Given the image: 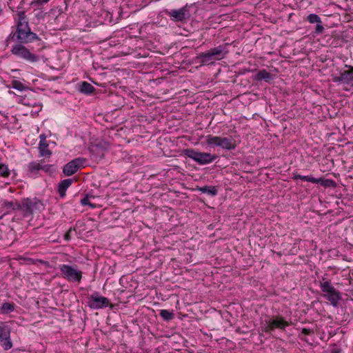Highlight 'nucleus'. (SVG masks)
I'll return each mask as SVG.
<instances>
[{
    "label": "nucleus",
    "mask_w": 353,
    "mask_h": 353,
    "mask_svg": "<svg viewBox=\"0 0 353 353\" xmlns=\"http://www.w3.org/2000/svg\"><path fill=\"white\" fill-rule=\"evenodd\" d=\"M2 205L6 208L8 211V212H10V211H16L19 210L21 208V201H4L2 203Z\"/></svg>",
    "instance_id": "19"
},
{
    "label": "nucleus",
    "mask_w": 353,
    "mask_h": 353,
    "mask_svg": "<svg viewBox=\"0 0 353 353\" xmlns=\"http://www.w3.org/2000/svg\"><path fill=\"white\" fill-rule=\"evenodd\" d=\"M228 44L220 45L217 47L211 48L208 51L212 56L214 60H221L225 57V56L228 53V50L227 49Z\"/></svg>",
    "instance_id": "15"
},
{
    "label": "nucleus",
    "mask_w": 353,
    "mask_h": 353,
    "mask_svg": "<svg viewBox=\"0 0 353 353\" xmlns=\"http://www.w3.org/2000/svg\"><path fill=\"white\" fill-rule=\"evenodd\" d=\"M52 168H53L52 165H48V164L42 165L41 163V170H43V172H45L46 173H51Z\"/></svg>",
    "instance_id": "32"
},
{
    "label": "nucleus",
    "mask_w": 353,
    "mask_h": 353,
    "mask_svg": "<svg viewBox=\"0 0 353 353\" xmlns=\"http://www.w3.org/2000/svg\"><path fill=\"white\" fill-rule=\"evenodd\" d=\"M28 170L31 174H36L41 170V163L32 161L28 165Z\"/></svg>",
    "instance_id": "25"
},
{
    "label": "nucleus",
    "mask_w": 353,
    "mask_h": 353,
    "mask_svg": "<svg viewBox=\"0 0 353 353\" xmlns=\"http://www.w3.org/2000/svg\"><path fill=\"white\" fill-rule=\"evenodd\" d=\"M95 147L97 148H101L103 151H105V150H108V148H109V143L105 141L100 142V143L96 144Z\"/></svg>",
    "instance_id": "31"
},
{
    "label": "nucleus",
    "mask_w": 353,
    "mask_h": 353,
    "mask_svg": "<svg viewBox=\"0 0 353 353\" xmlns=\"http://www.w3.org/2000/svg\"><path fill=\"white\" fill-rule=\"evenodd\" d=\"M48 143L47 141H40L39 143V149L48 148Z\"/></svg>",
    "instance_id": "36"
},
{
    "label": "nucleus",
    "mask_w": 353,
    "mask_h": 353,
    "mask_svg": "<svg viewBox=\"0 0 353 353\" xmlns=\"http://www.w3.org/2000/svg\"><path fill=\"white\" fill-rule=\"evenodd\" d=\"M292 179H294V180L301 179L302 181H308V182H311V183H316V184H318L319 181L318 180V179L314 178L312 176H303V175L297 174L296 172L293 173Z\"/></svg>",
    "instance_id": "22"
},
{
    "label": "nucleus",
    "mask_w": 353,
    "mask_h": 353,
    "mask_svg": "<svg viewBox=\"0 0 353 353\" xmlns=\"http://www.w3.org/2000/svg\"><path fill=\"white\" fill-rule=\"evenodd\" d=\"M274 75L263 69L259 70L254 76V80L256 81H261L264 80L265 82L269 83L274 79Z\"/></svg>",
    "instance_id": "16"
},
{
    "label": "nucleus",
    "mask_w": 353,
    "mask_h": 353,
    "mask_svg": "<svg viewBox=\"0 0 353 353\" xmlns=\"http://www.w3.org/2000/svg\"><path fill=\"white\" fill-rule=\"evenodd\" d=\"M10 332L11 327L8 323L0 321V343L4 350H8L12 347Z\"/></svg>",
    "instance_id": "8"
},
{
    "label": "nucleus",
    "mask_w": 353,
    "mask_h": 353,
    "mask_svg": "<svg viewBox=\"0 0 353 353\" xmlns=\"http://www.w3.org/2000/svg\"><path fill=\"white\" fill-rule=\"evenodd\" d=\"M313 333V330L308 328H303L301 330V334L305 336L311 335Z\"/></svg>",
    "instance_id": "35"
},
{
    "label": "nucleus",
    "mask_w": 353,
    "mask_h": 353,
    "mask_svg": "<svg viewBox=\"0 0 353 353\" xmlns=\"http://www.w3.org/2000/svg\"><path fill=\"white\" fill-rule=\"evenodd\" d=\"M12 87L19 91H23L26 89V86L18 80H13L12 81Z\"/></svg>",
    "instance_id": "29"
},
{
    "label": "nucleus",
    "mask_w": 353,
    "mask_h": 353,
    "mask_svg": "<svg viewBox=\"0 0 353 353\" xmlns=\"http://www.w3.org/2000/svg\"><path fill=\"white\" fill-rule=\"evenodd\" d=\"M196 60H199L201 65L212 64L214 61L209 51L198 54L196 57Z\"/></svg>",
    "instance_id": "17"
},
{
    "label": "nucleus",
    "mask_w": 353,
    "mask_h": 353,
    "mask_svg": "<svg viewBox=\"0 0 353 353\" xmlns=\"http://www.w3.org/2000/svg\"><path fill=\"white\" fill-rule=\"evenodd\" d=\"M40 141H47L46 140V135L45 134H41L39 136Z\"/></svg>",
    "instance_id": "39"
},
{
    "label": "nucleus",
    "mask_w": 353,
    "mask_h": 353,
    "mask_svg": "<svg viewBox=\"0 0 353 353\" xmlns=\"http://www.w3.org/2000/svg\"><path fill=\"white\" fill-rule=\"evenodd\" d=\"M88 299V305L92 310L105 308L110 304V300L106 297L100 296L97 292H94Z\"/></svg>",
    "instance_id": "11"
},
{
    "label": "nucleus",
    "mask_w": 353,
    "mask_h": 353,
    "mask_svg": "<svg viewBox=\"0 0 353 353\" xmlns=\"http://www.w3.org/2000/svg\"><path fill=\"white\" fill-rule=\"evenodd\" d=\"M335 81L343 82L347 84L352 83L353 85V75H351L350 72L344 71L340 74Z\"/></svg>",
    "instance_id": "20"
},
{
    "label": "nucleus",
    "mask_w": 353,
    "mask_h": 353,
    "mask_svg": "<svg viewBox=\"0 0 353 353\" xmlns=\"http://www.w3.org/2000/svg\"><path fill=\"white\" fill-rule=\"evenodd\" d=\"M59 269L61 276L69 282L80 283L82 279V272L69 265H61Z\"/></svg>",
    "instance_id": "7"
},
{
    "label": "nucleus",
    "mask_w": 353,
    "mask_h": 353,
    "mask_svg": "<svg viewBox=\"0 0 353 353\" xmlns=\"http://www.w3.org/2000/svg\"><path fill=\"white\" fill-rule=\"evenodd\" d=\"M43 206L42 202L37 198H25L21 200V208L23 216H30L35 210Z\"/></svg>",
    "instance_id": "6"
},
{
    "label": "nucleus",
    "mask_w": 353,
    "mask_h": 353,
    "mask_svg": "<svg viewBox=\"0 0 353 353\" xmlns=\"http://www.w3.org/2000/svg\"><path fill=\"white\" fill-rule=\"evenodd\" d=\"M72 230V228H70L64 235V239L66 241H69L70 239V232Z\"/></svg>",
    "instance_id": "37"
},
{
    "label": "nucleus",
    "mask_w": 353,
    "mask_h": 353,
    "mask_svg": "<svg viewBox=\"0 0 353 353\" xmlns=\"http://www.w3.org/2000/svg\"><path fill=\"white\" fill-rule=\"evenodd\" d=\"M307 21L310 23H316L315 30L313 35H318L324 31V27L322 24L321 17L316 14H310L306 18Z\"/></svg>",
    "instance_id": "14"
},
{
    "label": "nucleus",
    "mask_w": 353,
    "mask_h": 353,
    "mask_svg": "<svg viewBox=\"0 0 353 353\" xmlns=\"http://www.w3.org/2000/svg\"><path fill=\"white\" fill-rule=\"evenodd\" d=\"M342 350L340 348L332 349L330 353H341Z\"/></svg>",
    "instance_id": "38"
},
{
    "label": "nucleus",
    "mask_w": 353,
    "mask_h": 353,
    "mask_svg": "<svg viewBox=\"0 0 353 353\" xmlns=\"http://www.w3.org/2000/svg\"><path fill=\"white\" fill-rule=\"evenodd\" d=\"M350 70H345L346 72H350L351 75H353V66H349Z\"/></svg>",
    "instance_id": "40"
},
{
    "label": "nucleus",
    "mask_w": 353,
    "mask_h": 353,
    "mask_svg": "<svg viewBox=\"0 0 353 353\" xmlns=\"http://www.w3.org/2000/svg\"><path fill=\"white\" fill-rule=\"evenodd\" d=\"M1 309L2 312H3V313H6V314L10 313V312H13L14 310V304L13 303H8V302L4 303L2 304Z\"/></svg>",
    "instance_id": "28"
},
{
    "label": "nucleus",
    "mask_w": 353,
    "mask_h": 353,
    "mask_svg": "<svg viewBox=\"0 0 353 353\" xmlns=\"http://www.w3.org/2000/svg\"><path fill=\"white\" fill-rule=\"evenodd\" d=\"M10 175V170L8 166L0 163V177L8 178Z\"/></svg>",
    "instance_id": "26"
},
{
    "label": "nucleus",
    "mask_w": 353,
    "mask_h": 353,
    "mask_svg": "<svg viewBox=\"0 0 353 353\" xmlns=\"http://www.w3.org/2000/svg\"><path fill=\"white\" fill-rule=\"evenodd\" d=\"M39 156L41 157L50 158L52 155V151L48 150V148L39 149Z\"/></svg>",
    "instance_id": "30"
},
{
    "label": "nucleus",
    "mask_w": 353,
    "mask_h": 353,
    "mask_svg": "<svg viewBox=\"0 0 353 353\" xmlns=\"http://www.w3.org/2000/svg\"><path fill=\"white\" fill-rule=\"evenodd\" d=\"M10 40L17 41L18 43L25 44L33 42L34 41L40 42L41 39L31 29L27 30H19L12 32L8 37L6 41Z\"/></svg>",
    "instance_id": "3"
},
{
    "label": "nucleus",
    "mask_w": 353,
    "mask_h": 353,
    "mask_svg": "<svg viewBox=\"0 0 353 353\" xmlns=\"http://www.w3.org/2000/svg\"><path fill=\"white\" fill-rule=\"evenodd\" d=\"M50 0H35L34 1L32 2V5L33 6H41L44 3H46L49 1Z\"/></svg>",
    "instance_id": "34"
},
{
    "label": "nucleus",
    "mask_w": 353,
    "mask_h": 353,
    "mask_svg": "<svg viewBox=\"0 0 353 353\" xmlns=\"http://www.w3.org/2000/svg\"><path fill=\"white\" fill-rule=\"evenodd\" d=\"M22 1L21 2L20 5L17 8V10L14 7L10 6V8L13 11L17 12V14L18 16V19L16 22V30H27L30 29L29 26V22L28 19L27 18V16L26 15V12L23 10H19V9L22 8Z\"/></svg>",
    "instance_id": "12"
},
{
    "label": "nucleus",
    "mask_w": 353,
    "mask_h": 353,
    "mask_svg": "<svg viewBox=\"0 0 353 353\" xmlns=\"http://www.w3.org/2000/svg\"><path fill=\"white\" fill-rule=\"evenodd\" d=\"M81 203L82 205H90L91 208H94L95 205L90 202V199L88 196H85L83 199L81 200Z\"/></svg>",
    "instance_id": "33"
},
{
    "label": "nucleus",
    "mask_w": 353,
    "mask_h": 353,
    "mask_svg": "<svg viewBox=\"0 0 353 353\" xmlns=\"http://www.w3.org/2000/svg\"><path fill=\"white\" fill-rule=\"evenodd\" d=\"M267 325L263 329V331L265 333H271L276 328L281 330H285V327L290 325L283 317L281 316H276L274 318L270 319L266 321Z\"/></svg>",
    "instance_id": "10"
},
{
    "label": "nucleus",
    "mask_w": 353,
    "mask_h": 353,
    "mask_svg": "<svg viewBox=\"0 0 353 353\" xmlns=\"http://www.w3.org/2000/svg\"><path fill=\"white\" fill-rule=\"evenodd\" d=\"M170 19L175 22H186L190 17V10L188 4L178 10L165 11Z\"/></svg>",
    "instance_id": "9"
},
{
    "label": "nucleus",
    "mask_w": 353,
    "mask_h": 353,
    "mask_svg": "<svg viewBox=\"0 0 353 353\" xmlns=\"http://www.w3.org/2000/svg\"><path fill=\"white\" fill-rule=\"evenodd\" d=\"M318 180L319 181V183L323 185L324 187L335 188L336 185V182L332 179H323L322 178H320V179H318Z\"/></svg>",
    "instance_id": "27"
},
{
    "label": "nucleus",
    "mask_w": 353,
    "mask_h": 353,
    "mask_svg": "<svg viewBox=\"0 0 353 353\" xmlns=\"http://www.w3.org/2000/svg\"><path fill=\"white\" fill-rule=\"evenodd\" d=\"M85 162V159L83 158H76L68 163H66L63 168V172L65 176H72L75 174L79 169L83 167V163Z\"/></svg>",
    "instance_id": "13"
},
{
    "label": "nucleus",
    "mask_w": 353,
    "mask_h": 353,
    "mask_svg": "<svg viewBox=\"0 0 353 353\" xmlns=\"http://www.w3.org/2000/svg\"><path fill=\"white\" fill-rule=\"evenodd\" d=\"M72 181V179H66L59 183L58 186V192L61 197H64L65 196L66 190L71 185Z\"/></svg>",
    "instance_id": "18"
},
{
    "label": "nucleus",
    "mask_w": 353,
    "mask_h": 353,
    "mask_svg": "<svg viewBox=\"0 0 353 353\" xmlns=\"http://www.w3.org/2000/svg\"><path fill=\"white\" fill-rule=\"evenodd\" d=\"M205 143L209 146L219 147L228 151L234 150L237 147L236 141L232 136L218 137L209 134L205 137Z\"/></svg>",
    "instance_id": "1"
},
{
    "label": "nucleus",
    "mask_w": 353,
    "mask_h": 353,
    "mask_svg": "<svg viewBox=\"0 0 353 353\" xmlns=\"http://www.w3.org/2000/svg\"><path fill=\"white\" fill-rule=\"evenodd\" d=\"M159 315L162 319L166 321L172 320L174 318V314L167 310H161Z\"/></svg>",
    "instance_id": "24"
},
{
    "label": "nucleus",
    "mask_w": 353,
    "mask_h": 353,
    "mask_svg": "<svg viewBox=\"0 0 353 353\" xmlns=\"http://www.w3.org/2000/svg\"><path fill=\"white\" fill-rule=\"evenodd\" d=\"M11 52L17 57L30 63H35L39 60V56L34 53L33 48H27L21 43L14 45Z\"/></svg>",
    "instance_id": "5"
},
{
    "label": "nucleus",
    "mask_w": 353,
    "mask_h": 353,
    "mask_svg": "<svg viewBox=\"0 0 353 353\" xmlns=\"http://www.w3.org/2000/svg\"><path fill=\"white\" fill-rule=\"evenodd\" d=\"M183 153L185 157L192 159L199 165L211 163L217 158L216 154L199 152L194 149H185L183 150Z\"/></svg>",
    "instance_id": "4"
},
{
    "label": "nucleus",
    "mask_w": 353,
    "mask_h": 353,
    "mask_svg": "<svg viewBox=\"0 0 353 353\" xmlns=\"http://www.w3.org/2000/svg\"><path fill=\"white\" fill-rule=\"evenodd\" d=\"M197 190L203 194H207L212 196H214L218 193V190L215 186L204 185L203 187H198Z\"/></svg>",
    "instance_id": "21"
},
{
    "label": "nucleus",
    "mask_w": 353,
    "mask_h": 353,
    "mask_svg": "<svg viewBox=\"0 0 353 353\" xmlns=\"http://www.w3.org/2000/svg\"><path fill=\"white\" fill-rule=\"evenodd\" d=\"M320 288L323 292V297L329 301L332 306L337 307L339 301L342 299L341 293L332 285L330 281L325 278L320 281Z\"/></svg>",
    "instance_id": "2"
},
{
    "label": "nucleus",
    "mask_w": 353,
    "mask_h": 353,
    "mask_svg": "<svg viewBox=\"0 0 353 353\" xmlns=\"http://www.w3.org/2000/svg\"><path fill=\"white\" fill-rule=\"evenodd\" d=\"M79 90L82 93L89 94L93 93L94 91L95 90V89H94V86L92 85L90 83H89L86 81H83V82H82V83L81 85Z\"/></svg>",
    "instance_id": "23"
}]
</instances>
